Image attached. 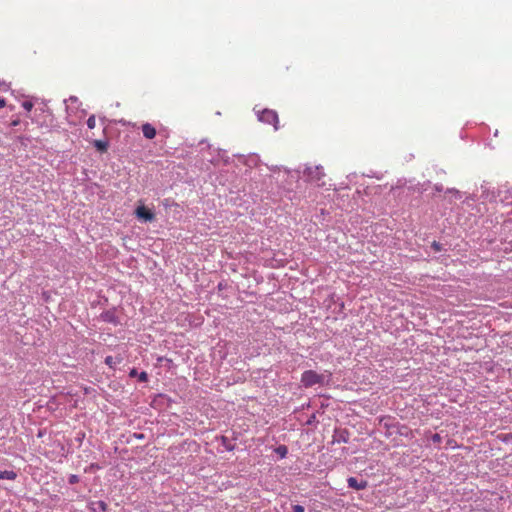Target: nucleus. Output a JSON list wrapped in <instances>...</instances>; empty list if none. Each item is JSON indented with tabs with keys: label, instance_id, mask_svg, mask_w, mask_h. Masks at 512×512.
<instances>
[{
	"label": "nucleus",
	"instance_id": "nucleus-6",
	"mask_svg": "<svg viewBox=\"0 0 512 512\" xmlns=\"http://www.w3.org/2000/svg\"><path fill=\"white\" fill-rule=\"evenodd\" d=\"M124 360L123 356L117 355L115 357L113 356H107L105 358V364L109 366L111 369H115L116 365L122 363Z\"/></svg>",
	"mask_w": 512,
	"mask_h": 512
},
{
	"label": "nucleus",
	"instance_id": "nucleus-19",
	"mask_svg": "<svg viewBox=\"0 0 512 512\" xmlns=\"http://www.w3.org/2000/svg\"><path fill=\"white\" fill-rule=\"evenodd\" d=\"M98 505H99V508L102 509L103 511L106 510L107 505L105 502L99 501Z\"/></svg>",
	"mask_w": 512,
	"mask_h": 512
},
{
	"label": "nucleus",
	"instance_id": "nucleus-11",
	"mask_svg": "<svg viewBox=\"0 0 512 512\" xmlns=\"http://www.w3.org/2000/svg\"><path fill=\"white\" fill-rule=\"evenodd\" d=\"M276 451L281 457H285L287 454V447L283 445L279 446Z\"/></svg>",
	"mask_w": 512,
	"mask_h": 512
},
{
	"label": "nucleus",
	"instance_id": "nucleus-9",
	"mask_svg": "<svg viewBox=\"0 0 512 512\" xmlns=\"http://www.w3.org/2000/svg\"><path fill=\"white\" fill-rule=\"evenodd\" d=\"M93 145L100 152H106L108 149V142L105 140H94Z\"/></svg>",
	"mask_w": 512,
	"mask_h": 512
},
{
	"label": "nucleus",
	"instance_id": "nucleus-5",
	"mask_svg": "<svg viewBox=\"0 0 512 512\" xmlns=\"http://www.w3.org/2000/svg\"><path fill=\"white\" fill-rule=\"evenodd\" d=\"M143 136L147 139H153L156 136V129L150 123H144L141 127Z\"/></svg>",
	"mask_w": 512,
	"mask_h": 512
},
{
	"label": "nucleus",
	"instance_id": "nucleus-12",
	"mask_svg": "<svg viewBox=\"0 0 512 512\" xmlns=\"http://www.w3.org/2000/svg\"><path fill=\"white\" fill-rule=\"evenodd\" d=\"M22 107L26 110V111H31L32 108H33V103L31 101H24L22 103Z\"/></svg>",
	"mask_w": 512,
	"mask_h": 512
},
{
	"label": "nucleus",
	"instance_id": "nucleus-10",
	"mask_svg": "<svg viewBox=\"0 0 512 512\" xmlns=\"http://www.w3.org/2000/svg\"><path fill=\"white\" fill-rule=\"evenodd\" d=\"M87 126L89 129H94L96 126V117L95 115H91L87 120Z\"/></svg>",
	"mask_w": 512,
	"mask_h": 512
},
{
	"label": "nucleus",
	"instance_id": "nucleus-14",
	"mask_svg": "<svg viewBox=\"0 0 512 512\" xmlns=\"http://www.w3.org/2000/svg\"><path fill=\"white\" fill-rule=\"evenodd\" d=\"M102 318L104 321L113 322V317L109 312L103 313Z\"/></svg>",
	"mask_w": 512,
	"mask_h": 512
},
{
	"label": "nucleus",
	"instance_id": "nucleus-8",
	"mask_svg": "<svg viewBox=\"0 0 512 512\" xmlns=\"http://www.w3.org/2000/svg\"><path fill=\"white\" fill-rule=\"evenodd\" d=\"M16 477H17V474L13 470H1L0 469V479L15 480Z\"/></svg>",
	"mask_w": 512,
	"mask_h": 512
},
{
	"label": "nucleus",
	"instance_id": "nucleus-4",
	"mask_svg": "<svg viewBox=\"0 0 512 512\" xmlns=\"http://www.w3.org/2000/svg\"><path fill=\"white\" fill-rule=\"evenodd\" d=\"M135 215L138 219L146 222H152L155 219V214L149 208L144 205H139L135 210Z\"/></svg>",
	"mask_w": 512,
	"mask_h": 512
},
{
	"label": "nucleus",
	"instance_id": "nucleus-15",
	"mask_svg": "<svg viewBox=\"0 0 512 512\" xmlns=\"http://www.w3.org/2000/svg\"><path fill=\"white\" fill-rule=\"evenodd\" d=\"M441 440H442V438H441V436H440L438 433H436V434H434V435L432 436V441H433L434 443H440V442H441Z\"/></svg>",
	"mask_w": 512,
	"mask_h": 512
},
{
	"label": "nucleus",
	"instance_id": "nucleus-13",
	"mask_svg": "<svg viewBox=\"0 0 512 512\" xmlns=\"http://www.w3.org/2000/svg\"><path fill=\"white\" fill-rule=\"evenodd\" d=\"M138 379L140 382H146L148 380V374L143 371L138 375Z\"/></svg>",
	"mask_w": 512,
	"mask_h": 512
},
{
	"label": "nucleus",
	"instance_id": "nucleus-18",
	"mask_svg": "<svg viewBox=\"0 0 512 512\" xmlns=\"http://www.w3.org/2000/svg\"><path fill=\"white\" fill-rule=\"evenodd\" d=\"M77 481H78V477H77L76 475H72V476L70 477V479H69V482H70L71 484H74V483H76Z\"/></svg>",
	"mask_w": 512,
	"mask_h": 512
},
{
	"label": "nucleus",
	"instance_id": "nucleus-1",
	"mask_svg": "<svg viewBox=\"0 0 512 512\" xmlns=\"http://www.w3.org/2000/svg\"><path fill=\"white\" fill-rule=\"evenodd\" d=\"M304 175L307 180L312 183H316L318 186H324L325 182L322 179L325 176L323 172V168L320 166H310L307 167L304 171Z\"/></svg>",
	"mask_w": 512,
	"mask_h": 512
},
{
	"label": "nucleus",
	"instance_id": "nucleus-3",
	"mask_svg": "<svg viewBox=\"0 0 512 512\" xmlns=\"http://www.w3.org/2000/svg\"><path fill=\"white\" fill-rule=\"evenodd\" d=\"M258 119L261 122L273 125L275 130L278 129L279 119L275 111L270 109H264L258 114Z\"/></svg>",
	"mask_w": 512,
	"mask_h": 512
},
{
	"label": "nucleus",
	"instance_id": "nucleus-17",
	"mask_svg": "<svg viewBox=\"0 0 512 512\" xmlns=\"http://www.w3.org/2000/svg\"><path fill=\"white\" fill-rule=\"evenodd\" d=\"M138 375L139 374H138V372H137V370L135 368L131 369V371L129 373L130 377H136V376L138 377Z\"/></svg>",
	"mask_w": 512,
	"mask_h": 512
},
{
	"label": "nucleus",
	"instance_id": "nucleus-20",
	"mask_svg": "<svg viewBox=\"0 0 512 512\" xmlns=\"http://www.w3.org/2000/svg\"><path fill=\"white\" fill-rule=\"evenodd\" d=\"M6 106V101L3 98H0V109L4 108Z\"/></svg>",
	"mask_w": 512,
	"mask_h": 512
},
{
	"label": "nucleus",
	"instance_id": "nucleus-7",
	"mask_svg": "<svg viewBox=\"0 0 512 512\" xmlns=\"http://www.w3.org/2000/svg\"><path fill=\"white\" fill-rule=\"evenodd\" d=\"M347 482H348V486L350 488H353L356 490H362L367 487V481L358 482V480L355 477L348 478Z\"/></svg>",
	"mask_w": 512,
	"mask_h": 512
},
{
	"label": "nucleus",
	"instance_id": "nucleus-22",
	"mask_svg": "<svg viewBox=\"0 0 512 512\" xmlns=\"http://www.w3.org/2000/svg\"><path fill=\"white\" fill-rule=\"evenodd\" d=\"M433 246L436 250H439V245L436 242L433 243Z\"/></svg>",
	"mask_w": 512,
	"mask_h": 512
},
{
	"label": "nucleus",
	"instance_id": "nucleus-16",
	"mask_svg": "<svg viewBox=\"0 0 512 512\" xmlns=\"http://www.w3.org/2000/svg\"><path fill=\"white\" fill-rule=\"evenodd\" d=\"M293 511H294V512H304V511H305V509H304V507H303L302 505H298V504H297V505H294V506H293Z\"/></svg>",
	"mask_w": 512,
	"mask_h": 512
},
{
	"label": "nucleus",
	"instance_id": "nucleus-21",
	"mask_svg": "<svg viewBox=\"0 0 512 512\" xmlns=\"http://www.w3.org/2000/svg\"><path fill=\"white\" fill-rule=\"evenodd\" d=\"M18 124H19V120H14V121L12 122V125H13V126H16V125H18Z\"/></svg>",
	"mask_w": 512,
	"mask_h": 512
},
{
	"label": "nucleus",
	"instance_id": "nucleus-2",
	"mask_svg": "<svg viewBox=\"0 0 512 512\" xmlns=\"http://www.w3.org/2000/svg\"><path fill=\"white\" fill-rule=\"evenodd\" d=\"M323 381L324 376L314 370L304 371L301 375V383L305 388L312 387L316 384H323Z\"/></svg>",
	"mask_w": 512,
	"mask_h": 512
}]
</instances>
